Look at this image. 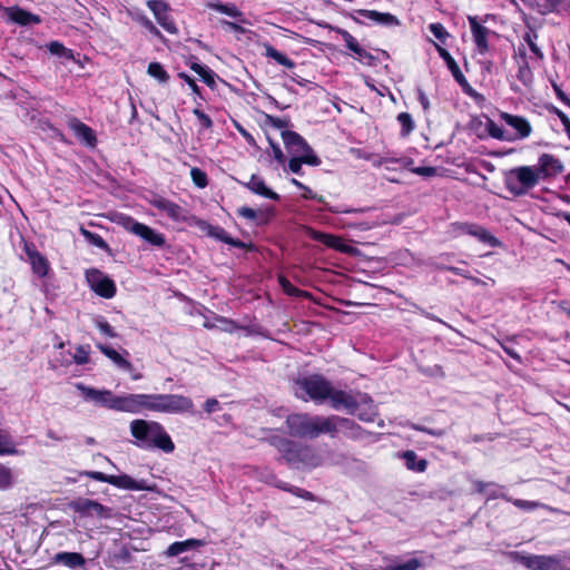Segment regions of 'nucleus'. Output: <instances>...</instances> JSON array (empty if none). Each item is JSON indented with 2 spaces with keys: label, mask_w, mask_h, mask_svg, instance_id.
<instances>
[{
  "label": "nucleus",
  "mask_w": 570,
  "mask_h": 570,
  "mask_svg": "<svg viewBox=\"0 0 570 570\" xmlns=\"http://www.w3.org/2000/svg\"><path fill=\"white\" fill-rule=\"evenodd\" d=\"M130 433L136 439V444L144 449H159L165 453H171L175 444L164 426L156 421L137 419L130 423Z\"/></svg>",
  "instance_id": "f257e3e1"
},
{
  "label": "nucleus",
  "mask_w": 570,
  "mask_h": 570,
  "mask_svg": "<svg viewBox=\"0 0 570 570\" xmlns=\"http://www.w3.org/2000/svg\"><path fill=\"white\" fill-rule=\"evenodd\" d=\"M287 432L293 438L316 439L321 434L334 438L335 428L331 423V416L309 415L307 413H294L286 417Z\"/></svg>",
  "instance_id": "f03ea898"
},
{
  "label": "nucleus",
  "mask_w": 570,
  "mask_h": 570,
  "mask_svg": "<svg viewBox=\"0 0 570 570\" xmlns=\"http://www.w3.org/2000/svg\"><path fill=\"white\" fill-rule=\"evenodd\" d=\"M503 558L512 563H520L528 570H561L564 561L563 553L551 556L527 554L519 551H509L502 553Z\"/></svg>",
  "instance_id": "7ed1b4c3"
},
{
  "label": "nucleus",
  "mask_w": 570,
  "mask_h": 570,
  "mask_svg": "<svg viewBox=\"0 0 570 570\" xmlns=\"http://www.w3.org/2000/svg\"><path fill=\"white\" fill-rule=\"evenodd\" d=\"M504 181L513 195H522L533 188L540 178L535 167L522 166L508 171Z\"/></svg>",
  "instance_id": "20e7f679"
},
{
  "label": "nucleus",
  "mask_w": 570,
  "mask_h": 570,
  "mask_svg": "<svg viewBox=\"0 0 570 570\" xmlns=\"http://www.w3.org/2000/svg\"><path fill=\"white\" fill-rule=\"evenodd\" d=\"M501 140L514 141L530 136L532 127L522 116H515L501 111Z\"/></svg>",
  "instance_id": "39448f33"
},
{
  "label": "nucleus",
  "mask_w": 570,
  "mask_h": 570,
  "mask_svg": "<svg viewBox=\"0 0 570 570\" xmlns=\"http://www.w3.org/2000/svg\"><path fill=\"white\" fill-rule=\"evenodd\" d=\"M295 384L305 392L311 400L321 403L327 400L331 392V383L321 375H309L297 379Z\"/></svg>",
  "instance_id": "423d86ee"
},
{
  "label": "nucleus",
  "mask_w": 570,
  "mask_h": 570,
  "mask_svg": "<svg viewBox=\"0 0 570 570\" xmlns=\"http://www.w3.org/2000/svg\"><path fill=\"white\" fill-rule=\"evenodd\" d=\"M86 279L90 288L104 298H112L116 294V285L111 278L101 271L91 268L86 272Z\"/></svg>",
  "instance_id": "0eeeda50"
},
{
  "label": "nucleus",
  "mask_w": 570,
  "mask_h": 570,
  "mask_svg": "<svg viewBox=\"0 0 570 570\" xmlns=\"http://www.w3.org/2000/svg\"><path fill=\"white\" fill-rule=\"evenodd\" d=\"M157 412L181 413L191 411V399L178 394H158Z\"/></svg>",
  "instance_id": "6e6552de"
},
{
  "label": "nucleus",
  "mask_w": 570,
  "mask_h": 570,
  "mask_svg": "<svg viewBox=\"0 0 570 570\" xmlns=\"http://www.w3.org/2000/svg\"><path fill=\"white\" fill-rule=\"evenodd\" d=\"M70 508L83 517L97 515L105 519L110 517L109 508L87 498H78L77 500H73L70 503Z\"/></svg>",
  "instance_id": "1a4fd4ad"
},
{
  "label": "nucleus",
  "mask_w": 570,
  "mask_h": 570,
  "mask_svg": "<svg viewBox=\"0 0 570 570\" xmlns=\"http://www.w3.org/2000/svg\"><path fill=\"white\" fill-rule=\"evenodd\" d=\"M535 169L539 174L540 180H546L550 177H556L560 175L564 167L560 159L554 157L551 154H542L539 157L538 165Z\"/></svg>",
  "instance_id": "9d476101"
},
{
  "label": "nucleus",
  "mask_w": 570,
  "mask_h": 570,
  "mask_svg": "<svg viewBox=\"0 0 570 570\" xmlns=\"http://www.w3.org/2000/svg\"><path fill=\"white\" fill-rule=\"evenodd\" d=\"M148 8L153 11L157 22L169 33H177V28L170 19L168 4L163 0H149Z\"/></svg>",
  "instance_id": "9b49d317"
},
{
  "label": "nucleus",
  "mask_w": 570,
  "mask_h": 570,
  "mask_svg": "<svg viewBox=\"0 0 570 570\" xmlns=\"http://www.w3.org/2000/svg\"><path fill=\"white\" fill-rule=\"evenodd\" d=\"M331 423L334 425V438L338 433L340 430L343 431V434L346 438H350L352 440H360L363 439L366 432L353 420L341 417L337 415H331Z\"/></svg>",
  "instance_id": "f8f14e48"
},
{
  "label": "nucleus",
  "mask_w": 570,
  "mask_h": 570,
  "mask_svg": "<svg viewBox=\"0 0 570 570\" xmlns=\"http://www.w3.org/2000/svg\"><path fill=\"white\" fill-rule=\"evenodd\" d=\"M150 204L158 210L165 213L174 222H186L187 220V210L184 209L181 206H179L164 197H160V196L154 197L150 200Z\"/></svg>",
  "instance_id": "ddd939ff"
},
{
  "label": "nucleus",
  "mask_w": 570,
  "mask_h": 570,
  "mask_svg": "<svg viewBox=\"0 0 570 570\" xmlns=\"http://www.w3.org/2000/svg\"><path fill=\"white\" fill-rule=\"evenodd\" d=\"M327 399L331 401V405L335 410L343 407L347 410L348 413L353 414L358 407V402L355 397L341 390H334L331 387Z\"/></svg>",
  "instance_id": "4468645a"
},
{
  "label": "nucleus",
  "mask_w": 570,
  "mask_h": 570,
  "mask_svg": "<svg viewBox=\"0 0 570 570\" xmlns=\"http://www.w3.org/2000/svg\"><path fill=\"white\" fill-rule=\"evenodd\" d=\"M129 230L153 246L163 247L166 243L165 236L163 234L157 233L142 223L132 222Z\"/></svg>",
  "instance_id": "2eb2a0df"
},
{
  "label": "nucleus",
  "mask_w": 570,
  "mask_h": 570,
  "mask_svg": "<svg viewBox=\"0 0 570 570\" xmlns=\"http://www.w3.org/2000/svg\"><path fill=\"white\" fill-rule=\"evenodd\" d=\"M77 387L82 392L86 399H89L96 402L97 404L114 410V402L117 400V396L114 395L111 391L96 390L92 387L85 386L83 384H78Z\"/></svg>",
  "instance_id": "dca6fc26"
},
{
  "label": "nucleus",
  "mask_w": 570,
  "mask_h": 570,
  "mask_svg": "<svg viewBox=\"0 0 570 570\" xmlns=\"http://www.w3.org/2000/svg\"><path fill=\"white\" fill-rule=\"evenodd\" d=\"M273 444L283 453L284 459L291 464L299 463L303 445L284 438H274Z\"/></svg>",
  "instance_id": "f3484780"
},
{
  "label": "nucleus",
  "mask_w": 570,
  "mask_h": 570,
  "mask_svg": "<svg viewBox=\"0 0 570 570\" xmlns=\"http://www.w3.org/2000/svg\"><path fill=\"white\" fill-rule=\"evenodd\" d=\"M456 228L462 233L471 235L479 239L481 243L488 244L492 247H495L499 244V240L492 234L476 224L461 223L456 225Z\"/></svg>",
  "instance_id": "a211bd4d"
},
{
  "label": "nucleus",
  "mask_w": 570,
  "mask_h": 570,
  "mask_svg": "<svg viewBox=\"0 0 570 570\" xmlns=\"http://www.w3.org/2000/svg\"><path fill=\"white\" fill-rule=\"evenodd\" d=\"M469 22L473 35L474 42L481 53L488 50L487 37L490 30L482 24V21L478 17L469 16Z\"/></svg>",
  "instance_id": "6ab92c4d"
},
{
  "label": "nucleus",
  "mask_w": 570,
  "mask_h": 570,
  "mask_svg": "<svg viewBox=\"0 0 570 570\" xmlns=\"http://www.w3.org/2000/svg\"><path fill=\"white\" fill-rule=\"evenodd\" d=\"M3 11L11 22L18 23L20 26H29L40 22L39 16L26 11L19 7L3 8Z\"/></svg>",
  "instance_id": "aec40b11"
},
{
  "label": "nucleus",
  "mask_w": 570,
  "mask_h": 570,
  "mask_svg": "<svg viewBox=\"0 0 570 570\" xmlns=\"http://www.w3.org/2000/svg\"><path fill=\"white\" fill-rule=\"evenodd\" d=\"M281 135L284 144L289 149V151L295 154L311 151L309 145L297 132L291 130H283Z\"/></svg>",
  "instance_id": "412c9836"
},
{
  "label": "nucleus",
  "mask_w": 570,
  "mask_h": 570,
  "mask_svg": "<svg viewBox=\"0 0 570 570\" xmlns=\"http://www.w3.org/2000/svg\"><path fill=\"white\" fill-rule=\"evenodd\" d=\"M69 127L73 131V134L79 139L85 141L87 145H89V146L96 145L97 139H96L95 132L89 126L79 121L78 119H71L69 121Z\"/></svg>",
  "instance_id": "4be33fe9"
},
{
  "label": "nucleus",
  "mask_w": 570,
  "mask_h": 570,
  "mask_svg": "<svg viewBox=\"0 0 570 570\" xmlns=\"http://www.w3.org/2000/svg\"><path fill=\"white\" fill-rule=\"evenodd\" d=\"M109 484L125 490H146L145 481H136L127 474L110 475Z\"/></svg>",
  "instance_id": "5701e85b"
},
{
  "label": "nucleus",
  "mask_w": 570,
  "mask_h": 570,
  "mask_svg": "<svg viewBox=\"0 0 570 570\" xmlns=\"http://www.w3.org/2000/svg\"><path fill=\"white\" fill-rule=\"evenodd\" d=\"M439 55L442 57V59L445 61L448 68L452 72L454 79L463 87H469L468 80L465 79L464 75L460 70L458 63L453 59V57L449 53L448 50L436 45Z\"/></svg>",
  "instance_id": "b1692460"
},
{
  "label": "nucleus",
  "mask_w": 570,
  "mask_h": 570,
  "mask_svg": "<svg viewBox=\"0 0 570 570\" xmlns=\"http://www.w3.org/2000/svg\"><path fill=\"white\" fill-rule=\"evenodd\" d=\"M114 410L128 413H139L138 394L117 396L114 402Z\"/></svg>",
  "instance_id": "393cba45"
},
{
  "label": "nucleus",
  "mask_w": 570,
  "mask_h": 570,
  "mask_svg": "<svg viewBox=\"0 0 570 570\" xmlns=\"http://www.w3.org/2000/svg\"><path fill=\"white\" fill-rule=\"evenodd\" d=\"M53 561L70 569L83 567L86 563L83 556L78 552H59L55 554Z\"/></svg>",
  "instance_id": "a878e982"
},
{
  "label": "nucleus",
  "mask_w": 570,
  "mask_h": 570,
  "mask_svg": "<svg viewBox=\"0 0 570 570\" xmlns=\"http://www.w3.org/2000/svg\"><path fill=\"white\" fill-rule=\"evenodd\" d=\"M246 187L253 193L265 198L273 200H277L279 198L278 194L266 187L264 180L256 175H252L250 180L246 184Z\"/></svg>",
  "instance_id": "bb28decb"
},
{
  "label": "nucleus",
  "mask_w": 570,
  "mask_h": 570,
  "mask_svg": "<svg viewBox=\"0 0 570 570\" xmlns=\"http://www.w3.org/2000/svg\"><path fill=\"white\" fill-rule=\"evenodd\" d=\"M97 347L100 352L106 355L109 360H111L119 368L124 371L130 372L132 370V364L122 357L116 350L110 346L104 344H97Z\"/></svg>",
  "instance_id": "cd10ccee"
},
{
  "label": "nucleus",
  "mask_w": 570,
  "mask_h": 570,
  "mask_svg": "<svg viewBox=\"0 0 570 570\" xmlns=\"http://www.w3.org/2000/svg\"><path fill=\"white\" fill-rule=\"evenodd\" d=\"M358 14L364 18L371 19L380 24L397 26L400 23L399 19L391 13H382V12L374 11V10H364L363 9V10H358Z\"/></svg>",
  "instance_id": "c85d7f7f"
},
{
  "label": "nucleus",
  "mask_w": 570,
  "mask_h": 570,
  "mask_svg": "<svg viewBox=\"0 0 570 570\" xmlns=\"http://www.w3.org/2000/svg\"><path fill=\"white\" fill-rule=\"evenodd\" d=\"M27 254L30 258L33 272L37 275H39L40 277L46 276L48 274V269H49L48 262H47L46 257L36 250L28 249Z\"/></svg>",
  "instance_id": "c756f323"
},
{
  "label": "nucleus",
  "mask_w": 570,
  "mask_h": 570,
  "mask_svg": "<svg viewBox=\"0 0 570 570\" xmlns=\"http://www.w3.org/2000/svg\"><path fill=\"white\" fill-rule=\"evenodd\" d=\"M402 458L405 460V465L409 470L423 472L428 466L426 460H417V455L414 451H405L402 454Z\"/></svg>",
  "instance_id": "7c9ffc66"
},
{
  "label": "nucleus",
  "mask_w": 570,
  "mask_h": 570,
  "mask_svg": "<svg viewBox=\"0 0 570 570\" xmlns=\"http://www.w3.org/2000/svg\"><path fill=\"white\" fill-rule=\"evenodd\" d=\"M202 544H203V541L196 540V539H188V540L181 541V542H174L173 544H170L168 547L167 553L169 556H178L186 550L200 547Z\"/></svg>",
  "instance_id": "2f4dec72"
},
{
  "label": "nucleus",
  "mask_w": 570,
  "mask_h": 570,
  "mask_svg": "<svg viewBox=\"0 0 570 570\" xmlns=\"http://www.w3.org/2000/svg\"><path fill=\"white\" fill-rule=\"evenodd\" d=\"M299 463H303V464L309 465V466H317L321 464V456L318 454H316L315 451L311 446L303 445V448L301 450V455H299Z\"/></svg>",
  "instance_id": "473e14b6"
},
{
  "label": "nucleus",
  "mask_w": 570,
  "mask_h": 570,
  "mask_svg": "<svg viewBox=\"0 0 570 570\" xmlns=\"http://www.w3.org/2000/svg\"><path fill=\"white\" fill-rule=\"evenodd\" d=\"M190 69L195 71L208 87L213 88L216 85L214 72L207 67L193 62Z\"/></svg>",
  "instance_id": "72a5a7b5"
},
{
  "label": "nucleus",
  "mask_w": 570,
  "mask_h": 570,
  "mask_svg": "<svg viewBox=\"0 0 570 570\" xmlns=\"http://www.w3.org/2000/svg\"><path fill=\"white\" fill-rule=\"evenodd\" d=\"M266 56L274 59L277 63L286 67V68H293L295 66L294 61H292L289 58H287L284 53L276 50L273 46L266 45Z\"/></svg>",
  "instance_id": "f704fd0d"
},
{
  "label": "nucleus",
  "mask_w": 570,
  "mask_h": 570,
  "mask_svg": "<svg viewBox=\"0 0 570 570\" xmlns=\"http://www.w3.org/2000/svg\"><path fill=\"white\" fill-rule=\"evenodd\" d=\"M139 412L142 410L157 412L158 394H138Z\"/></svg>",
  "instance_id": "c9c22d12"
},
{
  "label": "nucleus",
  "mask_w": 570,
  "mask_h": 570,
  "mask_svg": "<svg viewBox=\"0 0 570 570\" xmlns=\"http://www.w3.org/2000/svg\"><path fill=\"white\" fill-rule=\"evenodd\" d=\"M202 229L210 237L219 239L226 243V239L229 238V235L225 232L224 228L219 226H213L208 223L202 222Z\"/></svg>",
  "instance_id": "e433bc0d"
},
{
  "label": "nucleus",
  "mask_w": 570,
  "mask_h": 570,
  "mask_svg": "<svg viewBox=\"0 0 570 570\" xmlns=\"http://www.w3.org/2000/svg\"><path fill=\"white\" fill-rule=\"evenodd\" d=\"M18 450L16 449L11 436L4 430H0V454H17Z\"/></svg>",
  "instance_id": "4c0bfd02"
},
{
  "label": "nucleus",
  "mask_w": 570,
  "mask_h": 570,
  "mask_svg": "<svg viewBox=\"0 0 570 570\" xmlns=\"http://www.w3.org/2000/svg\"><path fill=\"white\" fill-rule=\"evenodd\" d=\"M147 72L150 77L156 78L159 82L165 83L169 79V75L159 62H150Z\"/></svg>",
  "instance_id": "58836bf2"
},
{
  "label": "nucleus",
  "mask_w": 570,
  "mask_h": 570,
  "mask_svg": "<svg viewBox=\"0 0 570 570\" xmlns=\"http://www.w3.org/2000/svg\"><path fill=\"white\" fill-rule=\"evenodd\" d=\"M80 233L94 246H96L100 249H105V250L109 248L108 244L98 234L91 233V232L85 229L83 227L80 228Z\"/></svg>",
  "instance_id": "ea45409f"
},
{
  "label": "nucleus",
  "mask_w": 570,
  "mask_h": 570,
  "mask_svg": "<svg viewBox=\"0 0 570 570\" xmlns=\"http://www.w3.org/2000/svg\"><path fill=\"white\" fill-rule=\"evenodd\" d=\"M238 215L244 217V218H247V219H250V220H255V219H258L257 224H266L267 223V216L266 215H258L256 210H254L253 208L250 207H240L238 210H237Z\"/></svg>",
  "instance_id": "a19ab883"
},
{
  "label": "nucleus",
  "mask_w": 570,
  "mask_h": 570,
  "mask_svg": "<svg viewBox=\"0 0 570 570\" xmlns=\"http://www.w3.org/2000/svg\"><path fill=\"white\" fill-rule=\"evenodd\" d=\"M48 49L52 55H57V56L63 57L69 60L75 59L72 51L70 49H67L66 47H63V45L58 41L50 42L48 46Z\"/></svg>",
  "instance_id": "79ce46f5"
},
{
  "label": "nucleus",
  "mask_w": 570,
  "mask_h": 570,
  "mask_svg": "<svg viewBox=\"0 0 570 570\" xmlns=\"http://www.w3.org/2000/svg\"><path fill=\"white\" fill-rule=\"evenodd\" d=\"M397 120L402 126L401 135L407 136L414 129V121L409 112H401L397 116Z\"/></svg>",
  "instance_id": "37998d69"
},
{
  "label": "nucleus",
  "mask_w": 570,
  "mask_h": 570,
  "mask_svg": "<svg viewBox=\"0 0 570 570\" xmlns=\"http://www.w3.org/2000/svg\"><path fill=\"white\" fill-rule=\"evenodd\" d=\"M313 238L332 248H340L341 245V239L330 234L314 233Z\"/></svg>",
  "instance_id": "c03bdc74"
},
{
  "label": "nucleus",
  "mask_w": 570,
  "mask_h": 570,
  "mask_svg": "<svg viewBox=\"0 0 570 570\" xmlns=\"http://www.w3.org/2000/svg\"><path fill=\"white\" fill-rule=\"evenodd\" d=\"M190 177L193 179V183L199 188H205L208 185L206 173L197 167L191 168Z\"/></svg>",
  "instance_id": "a18cd8bd"
},
{
  "label": "nucleus",
  "mask_w": 570,
  "mask_h": 570,
  "mask_svg": "<svg viewBox=\"0 0 570 570\" xmlns=\"http://www.w3.org/2000/svg\"><path fill=\"white\" fill-rule=\"evenodd\" d=\"M13 483V475L9 468L0 464V489H9Z\"/></svg>",
  "instance_id": "49530a36"
},
{
  "label": "nucleus",
  "mask_w": 570,
  "mask_h": 570,
  "mask_svg": "<svg viewBox=\"0 0 570 570\" xmlns=\"http://www.w3.org/2000/svg\"><path fill=\"white\" fill-rule=\"evenodd\" d=\"M340 33L346 47L354 53H360L361 46L358 45L357 40L346 30H341Z\"/></svg>",
  "instance_id": "de8ad7c7"
},
{
  "label": "nucleus",
  "mask_w": 570,
  "mask_h": 570,
  "mask_svg": "<svg viewBox=\"0 0 570 570\" xmlns=\"http://www.w3.org/2000/svg\"><path fill=\"white\" fill-rule=\"evenodd\" d=\"M217 11L225 13L233 18L242 17V12L235 6H228L223 3H216L212 6Z\"/></svg>",
  "instance_id": "09e8293b"
},
{
  "label": "nucleus",
  "mask_w": 570,
  "mask_h": 570,
  "mask_svg": "<svg viewBox=\"0 0 570 570\" xmlns=\"http://www.w3.org/2000/svg\"><path fill=\"white\" fill-rule=\"evenodd\" d=\"M73 361L76 364L82 365L89 362V350L83 345H79L76 348V353L73 355Z\"/></svg>",
  "instance_id": "8fccbe9b"
},
{
  "label": "nucleus",
  "mask_w": 570,
  "mask_h": 570,
  "mask_svg": "<svg viewBox=\"0 0 570 570\" xmlns=\"http://www.w3.org/2000/svg\"><path fill=\"white\" fill-rule=\"evenodd\" d=\"M266 121L277 129H284L287 128L291 125L289 119L287 118H278L271 115H266Z\"/></svg>",
  "instance_id": "3c124183"
},
{
  "label": "nucleus",
  "mask_w": 570,
  "mask_h": 570,
  "mask_svg": "<svg viewBox=\"0 0 570 570\" xmlns=\"http://www.w3.org/2000/svg\"><path fill=\"white\" fill-rule=\"evenodd\" d=\"M537 39V35H531V33H525L524 35V41L528 43L530 50L538 57V58H543V55L541 52V50L539 49V47L537 46L535 43V40Z\"/></svg>",
  "instance_id": "603ef678"
},
{
  "label": "nucleus",
  "mask_w": 570,
  "mask_h": 570,
  "mask_svg": "<svg viewBox=\"0 0 570 570\" xmlns=\"http://www.w3.org/2000/svg\"><path fill=\"white\" fill-rule=\"evenodd\" d=\"M96 326L99 328L101 333L109 337H116L117 334L114 328L101 317L96 320Z\"/></svg>",
  "instance_id": "864d4df0"
},
{
  "label": "nucleus",
  "mask_w": 570,
  "mask_h": 570,
  "mask_svg": "<svg viewBox=\"0 0 570 570\" xmlns=\"http://www.w3.org/2000/svg\"><path fill=\"white\" fill-rule=\"evenodd\" d=\"M284 491H288L299 498H303L305 500H308V501H313L315 499L314 494L309 491H306L304 489H301V488H283Z\"/></svg>",
  "instance_id": "5fc2aeb1"
},
{
  "label": "nucleus",
  "mask_w": 570,
  "mask_h": 570,
  "mask_svg": "<svg viewBox=\"0 0 570 570\" xmlns=\"http://www.w3.org/2000/svg\"><path fill=\"white\" fill-rule=\"evenodd\" d=\"M514 505H517L521 509L528 510V511H532L539 507L544 508V504H541L540 502L519 500V499L514 501Z\"/></svg>",
  "instance_id": "6e6d98bb"
},
{
  "label": "nucleus",
  "mask_w": 570,
  "mask_h": 570,
  "mask_svg": "<svg viewBox=\"0 0 570 570\" xmlns=\"http://www.w3.org/2000/svg\"><path fill=\"white\" fill-rule=\"evenodd\" d=\"M193 114L198 118V120L200 121V124L204 128L208 129L213 126V121H212L210 117L208 115H206L204 111H202L200 109H197V108L194 109Z\"/></svg>",
  "instance_id": "4d7b16f0"
},
{
  "label": "nucleus",
  "mask_w": 570,
  "mask_h": 570,
  "mask_svg": "<svg viewBox=\"0 0 570 570\" xmlns=\"http://www.w3.org/2000/svg\"><path fill=\"white\" fill-rule=\"evenodd\" d=\"M299 159H302V164H307L312 166H318L321 164L320 158L315 154H313L312 149L309 153H304V155H302Z\"/></svg>",
  "instance_id": "13d9d810"
},
{
  "label": "nucleus",
  "mask_w": 570,
  "mask_h": 570,
  "mask_svg": "<svg viewBox=\"0 0 570 570\" xmlns=\"http://www.w3.org/2000/svg\"><path fill=\"white\" fill-rule=\"evenodd\" d=\"M430 31L439 40H443L448 36V32L445 31L444 27L441 23L430 24Z\"/></svg>",
  "instance_id": "bf43d9fd"
},
{
  "label": "nucleus",
  "mask_w": 570,
  "mask_h": 570,
  "mask_svg": "<svg viewBox=\"0 0 570 570\" xmlns=\"http://www.w3.org/2000/svg\"><path fill=\"white\" fill-rule=\"evenodd\" d=\"M412 171L420 176L431 177L436 174V168L431 166H421L413 168Z\"/></svg>",
  "instance_id": "052dcab7"
},
{
  "label": "nucleus",
  "mask_w": 570,
  "mask_h": 570,
  "mask_svg": "<svg viewBox=\"0 0 570 570\" xmlns=\"http://www.w3.org/2000/svg\"><path fill=\"white\" fill-rule=\"evenodd\" d=\"M279 283L284 292H286L289 295H298L301 293V291L294 287L285 277H281Z\"/></svg>",
  "instance_id": "680f3d73"
},
{
  "label": "nucleus",
  "mask_w": 570,
  "mask_h": 570,
  "mask_svg": "<svg viewBox=\"0 0 570 570\" xmlns=\"http://www.w3.org/2000/svg\"><path fill=\"white\" fill-rule=\"evenodd\" d=\"M88 478L94 479L96 481L109 483L110 475L105 474L98 471H88L85 473Z\"/></svg>",
  "instance_id": "e2e57ef3"
},
{
  "label": "nucleus",
  "mask_w": 570,
  "mask_h": 570,
  "mask_svg": "<svg viewBox=\"0 0 570 570\" xmlns=\"http://www.w3.org/2000/svg\"><path fill=\"white\" fill-rule=\"evenodd\" d=\"M220 409L219 402L216 399H208L204 404V410L212 414Z\"/></svg>",
  "instance_id": "0e129e2a"
},
{
  "label": "nucleus",
  "mask_w": 570,
  "mask_h": 570,
  "mask_svg": "<svg viewBox=\"0 0 570 570\" xmlns=\"http://www.w3.org/2000/svg\"><path fill=\"white\" fill-rule=\"evenodd\" d=\"M288 169L294 174H299L302 169V159L299 157H293L288 161Z\"/></svg>",
  "instance_id": "69168bd1"
},
{
  "label": "nucleus",
  "mask_w": 570,
  "mask_h": 570,
  "mask_svg": "<svg viewBox=\"0 0 570 570\" xmlns=\"http://www.w3.org/2000/svg\"><path fill=\"white\" fill-rule=\"evenodd\" d=\"M178 76H179V78L184 79L188 83V86L190 87V89L194 94H199V87L197 86V83L195 82V80L193 78H190L185 72H180V73H178Z\"/></svg>",
  "instance_id": "338daca9"
},
{
  "label": "nucleus",
  "mask_w": 570,
  "mask_h": 570,
  "mask_svg": "<svg viewBox=\"0 0 570 570\" xmlns=\"http://www.w3.org/2000/svg\"><path fill=\"white\" fill-rule=\"evenodd\" d=\"M269 144L273 149L275 159L279 163H284L285 156H284L282 149L279 148V146L277 144H274L272 140L269 141Z\"/></svg>",
  "instance_id": "774afa93"
}]
</instances>
